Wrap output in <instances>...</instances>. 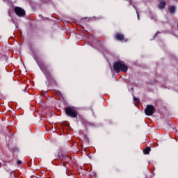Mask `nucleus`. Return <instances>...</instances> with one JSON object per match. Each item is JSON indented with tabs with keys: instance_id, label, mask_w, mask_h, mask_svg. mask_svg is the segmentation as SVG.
Here are the masks:
<instances>
[{
	"instance_id": "f8f14e48",
	"label": "nucleus",
	"mask_w": 178,
	"mask_h": 178,
	"mask_svg": "<svg viewBox=\"0 0 178 178\" xmlns=\"http://www.w3.org/2000/svg\"><path fill=\"white\" fill-rule=\"evenodd\" d=\"M17 163V165H22V161L18 160Z\"/></svg>"
},
{
	"instance_id": "9b49d317",
	"label": "nucleus",
	"mask_w": 178,
	"mask_h": 178,
	"mask_svg": "<svg viewBox=\"0 0 178 178\" xmlns=\"http://www.w3.org/2000/svg\"><path fill=\"white\" fill-rule=\"evenodd\" d=\"M57 94H58V97H62V93H60V91H58Z\"/></svg>"
},
{
	"instance_id": "6e6552de",
	"label": "nucleus",
	"mask_w": 178,
	"mask_h": 178,
	"mask_svg": "<svg viewBox=\"0 0 178 178\" xmlns=\"http://www.w3.org/2000/svg\"><path fill=\"white\" fill-rule=\"evenodd\" d=\"M150 151H151V147H147L143 150V154H145V155H148V154H149Z\"/></svg>"
},
{
	"instance_id": "dca6fc26",
	"label": "nucleus",
	"mask_w": 178,
	"mask_h": 178,
	"mask_svg": "<svg viewBox=\"0 0 178 178\" xmlns=\"http://www.w3.org/2000/svg\"><path fill=\"white\" fill-rule=\"evenodd\" d=\"M134 8H135V9H136V7H134Z\"/></svg>"
},
{
	"instance_id": "2eb2a0df",
	"label": "nucleus",
	"mask_w": 178,
	"mask_h": 178,
	"mask_svg": "<svg viewBox=\"0 0 178 178\" xmlns=\"http://www.w3.org/2000/svg\"><path fill=\"white\" fill-rule=\"evenodd\" d=\"M134 8H135V9H136V7H134Z\"/></svg>"
},
{
	"instance_id": "ddd939ff",
	"label": "nucleus",
	"mask_w": 178,
	"mask_h": 178,
	"mask_svg": "<svg viewBox=\"0 0 178 178\" xmlns=\"http://www.w3.org/2000/svg\"><path fill=\"white\" fill-rule=\"evenodd\" d=\"M10 176H11L12 177H15V173H13V171L11 172Z\"/></svg>"
},
{
	"instance_id": "0eeeda50",
	"label": "nucleus",
	"mask_w": 178,
	"mask_h": 178,
	"mask_svg": "<svg viewBox=\"0 0 178 178\" xmlns=\"http://www.w3.org/2000/svg\"><path fill=\"white\" fill-rule=\"evenodd\" d=\"M43 73L45 74L47 80H51V74L48 72V71L45 70H42Z\"/></svg>"
},
{
	"instance_id": "f03ea898",
	"label": "nucleus",
	"mask_w": 178,
	"mask_h": 178,
	"mask_svg": "<svg viewBox=\"0 0 178 178\" xmlns=\"http://www.w3.org/2000/svg\"><path fill=\"white\" fill-rule=\"evenodd\" d=\"M65 114L70 118H77V111L72 107L67 106L65 109Z\"/></svg>"
},
{
	"instance_id": "f257e3e1",
	"label": "nucleus",
	"mask_w": 178,
	"mask_h": 178,
	"mask_svg": "<svg viewBox=\"0 0 178 178\" xmlns=\"http://www.w3.org/2000/svg\"><path fill=\"white\" fill-rule=\"evenodd\" d=\"M113 69L115 73H120V72H127L129 67L123 63V61H117L114 63Z\"/></svg>"
},
{
	"instance_id": "423d86ee",
	"label": "nucleus",
	"mask_w": 178,
	"mask_h": 178,
	"mask_svg": "<svg viewBox=\"0 0 178 178\" xmlns=\"http://www.w3.org/2000/svg\"><path fill=\"white\" fill-rule=\"evenodd\" d=\"M165 6H166V1H163L160 2L158 7H159V9H164Z\"/></svg>"
},
{
	"instance_id": "20e7f679",
	"label": "nucleus",
	"mask_w": 178,
	"mask_h": 178,
	"mask_svg": "<svg viewBox=\"0 0 178 178\" xmlns=\"http://www.w3.org/2000/svg\"><path fill=\"white\" fill-rule=\"evenodd\" d=\"M14 10L17 16H19L20 17H23L26 15V11L20 7H15Z\"/></svg>"
},
{
	"instance_id": "39448f33",
	"label": "nucleus",
	"mask_w": 178,
	"mask_h": 178,
	"mask_svg": "<svg viewBox=\"0 0 178 178\" xmlns=\"http://www.w3.org/2000/svg\"><path fill=\"white\" fill-rule=\"evenodd\" d=\"M115 40H118V41H124V42H127V39H124V35L122 33H116L115 34Z\"/></svg>"
},
{
	"instance_id": "1a4fd4ad",
	"label": "nucleus",
	"mask_w": 178,
	"mask_h": 178,
	"mask_svg": "<svg viewBox=\"0 0 178 178\" xmlns=\"http://www.w3.org/2000/svg\"><path fill=\"white\" fill-rule=\"evenodd\" d=\"M175 11H176V7H175V6H172L170 8V12L171 13H175Z\"/></svg>"
},
{
	"instance_id": "4468645a",
	"label": "nucleus",
	"mask_w": 178,
	"mask_h": 178,
	"mask_svg": "<svg viewBox=\"0 0 178 178\" xmlns=\"http://www.w3.org/2000/svg\"><path fill=\"white\" fill-rule=\"evenodd\" d=\"M136 13H137L138 19H140V14H138V12H137V10H136Z\"/></svg>"
},
{
	"instance_id": "f3484780",
	"label": "nucleus",
	"mask_w": 178,
	"mask_h": 178,
	"mask_svg": "<svg viewBox=\"0 0 178 178\" xmlns=\"http://www.w3.org/2000/svg\"><path fill=\"white\" fill-rule=\"evenodd\" d=\"M134 8H135V9H136V7H134Z\"/></svg>"
},
{
	"instance_id": "9d476101",
	"label": "nucleus",
	"mask_w": 178,
	"mask_h": 178,
	"mask_svg": "<svg viewBox=\"0 0 178 178\" xmlns=\"http://www.w3.org/2000/svg\"><path fill=\"white\" fill-rule=\"evenodd\" d=\"M134 101H135V102H136L137 104L140 103V99L138 98L134 97Z\"/></svg>"
},
{
	"instance_id": "7ed1b4c3",
	"label": "nucleus",
	"mask_w": 178,
	"mask_h": 178,
	"mask_svg": "<svg viewBox=\"0 0 178 178\" xmlns=\"http://www.w3.org/2000/svg\"><path fill=\"white\" fill-rule=\"evenodd\" d=\"M156 111V110L155 109V107L152 105L149 104L147 106L145 110V115H147V116H152V115H154Z\"/></svg>"
}]
</instances>
